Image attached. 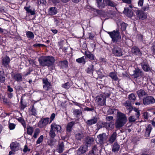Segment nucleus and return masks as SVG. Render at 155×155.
I'll return each instance as SVG.
<instances>
[{"mask_svg":"<svg viewBox=\"0 0 155 155\" xmlns=\"http://www.w3.org/2000/svg\"><path fill=\"white\" fill-rule=\"evenodd\" d=\"M40 65L41 66L48 67L52 66L55 61L54 57L51 56H41L38 58Z\"/></svg>","mask_w":155,"mask_h":155,"instance_id":"f257e3e1","label":"nucleus"},{"mask_svg":"<svg viewBox=\"0 0 155 155\" xmlns=\"http://www.w3.org/2000/svg\"><path fill=\"white\" fill-rule=\"evenodd\" d=\"M127 121V118L124 114L120 112H118L117 118L115 122V127L117 129H120L125 124Z\"/></svg>","mask_w":155,"mask_h":155,"instance_id":"f03ea898","label":"nucleus"},{"mask_svg":"<svg viewBox=\"0 0 155 155\" xmlns=\"http://www.w3.org/2000/svg\"><path fill=\"white\" fill-rule=\"evenodd\" d=\"M107 33L112 38V41L113 43L117 42L121 38L120 33L118 30H114L112 32H108Z\"/></svg>","mask_w":155,"mask_h":155,"instance_id":"7ed1b4c3","label":"nucleus"},{"mask_svg":"<svg viewBox=\"0 0 155 155\" xmlns=\"http://www.w3.org/2000/svg\"><path fill=\"white\" fill-rule=\"evenodd\" d=\"M111 50L112 54L115 56L120 57L123 55L121 49L117 45H113Z\"/></svg>","mask_w":155,"mask_h":155,"instance_id":"20e7f679","label":"nucleus"},{"mask_svg":"<svg viewBox=\"0 0 155 155\" xmlns=\"http://www.w3.org/2000/svg\"><path fill=\"white\" fill-rule=\"evenodd\" d=\"M143 104L147 105L154 103L155 102V99L152 96H147L143 98Z\"/></svg>","mask_w":155,"mask_h":155,"instance_id":"39448f33","label":"nucleus"},{"mask_svg":"<svg viewBox=\"0 0 155 155\" xmlns=\"http://www.w3.org/2000/svg\"><path fill=\"white\" fill-rule=\"evenodd\" d=\"M106 97L104 95L99 96L96 97L95 101L98 105L103 106L105 104Z\"/></svg>","mask_w":155,"mask_h":155,"instance_id":"423d86ee","label":"nucleus"},{"mask_svg":"<svg viewBox=\"0 0 155 155\" xmlns=\"http://www.w3.org/2000/svg\"><path fill=\"white\" fill-rule=\"evenodd\" d=\"M49 120V118L47 117L41 119L38 122V126L40 128L45 126L48 124Z\"/></svg>","mask_w":155,"mask_h":155,"instance_id":"0eeeda50","label":"nucleus"},{"mask_svg":"<svg viewBox=\"0 0 155 155\" xmlns=\"http://www.w3.org/2000/svg\"><path fill=\"white\" fill-rule=\"evenodd\" d=\"M43 86L44 89L47 91L51 89V83L49 82L47 79L44 78L43 79Z\"/></svg>","mask_w":155,"mask_h":155,"instance_id":"6e6552de","label":"nucleus"},{"mask_svg":"<svg viewBox=\"0 0 155 155\" xmlns=\"http://www.w3.org/2000/svg\"><path fill=\"white\" fill-rule=\"evenodd\" d=\"M107 137V136L105 133H103L98 135L97 136L98 138V141L99 143L101 144H103L104 143L105 140H106Z\"/></svg>","mask_w":155,"mask_h":155,"instance_id":"1a4fd4ad","label":"nucleus"},{"mask_svg":"<svg viewBox=\"0 0 155 155\" xmlns=\"http://www.w3.org/2000/svg\"><path fill=\"white\" fill-rule=\"evenodd\" d=\"M88 150V147L85 145H82L77 150V154L81 155L87 152Z\"/></svg>","mask_w":155,"mask_h":155,"instance_id":"9d476101","label":"nucleus"},{"mask_svg":"<svg viewBox=\"0 0 155 155\" xmlns=\"http://www.w3.org/2000/svg\"><path fill=\"white\" fill-rule=\"evenodd\" d=\"M136 14L137 17L140 19L144 20L147 18V14L141 10L137 11Z\"/></svg>","mask_w":155,"mask_h":155,"instance_id":"9b49d317","label":"nucleus"},{"mask_svg":"<svg viewBox=\"0 0 155 155\" xmlns=\"http://www.w3.org/2000/svg\"><path fill=\"white\" fill-rule=\"evenodd\" d=\"M19 144L17 142L12 143L10 145L11 150L14 151H18L19 150Z\"/></svg>","mask_w":155,"mask_h":155,"instance_id":"f8f14e48","label":"nucleus"},{"mask_svg":"<svg viewBox=\"0 0 155 155\" xmlns=\"http://www.w3.org/2000/svg\"><path fill=\"white\" fill-rule=\"evenodd\" d=\"M2 64L4 67L7 68L9 67V64L10 62V59L8 56H5L3 57L2 59Z\"/></svg>","mask_w":155,"mask_h":155,"instance_id":"ddd939ff","label":"nucleus"},{"mask_svg":"<svg viewBox=\"0 0 155 155\" xmlns=\"http://www.w3.org/2000/svg\"><path fill=\"white\" fill-rule=\"evenodd\" d=\"M94 141V138L89 137H86L84 139L85 145L87 147L91 146Z\"/></svg>","mask_w":155,"mask_h":155,"instance_id":"4468645a","label":"nucleus"},{"mask_svg":"<svg viewBox=\"0 0 155 155\" xmlns=\"http://www.w3.org/2000/svg\"><path fill=\"white\" fill-rule=\"evenodd\" d=\"M117 134L116 132H114L109 138L108 141L111 144L113 143L116 140Z\"/></svg>","mask_w":155,"mask_h":155,"instance_id":"2eb2a0df","label":"nucleus"},{"mask_svg":"<svg viewBox=\"0 0 155 155\" xmlns=\"http://www.w3.org/2000/svg\"><path fill=\"white\" fill-rule=\"evenodd\" d=\"M51 128H52L54 131L60 132L61 127L59 125L55 123H52L51 126Z\"/></svg>","mask_w":155,"mask_h":155,"instance_id":"dca6fc26","label":"nucleus"},{"mask_svg":"<svg viewBox=\"0 0 155 155\" xmlns=\"http://www.w3.org/2000/svg\"><path fill=\"white\" fill-rule=\"evenodd\" d=\"M123 12L126 16L129 17H132L133 15V12L127 8H124Z\"/></svg>","mask_w":155,"mask_h":155,"instance_id":"f3484780","label":"nucleus"},{"mask_svg":"<svg viewBox=\"0 0 155 155\" xmlns=\"http://www.w3.org/2000/svg\"><path fill=\"white\" fill-rule=\"evenodd\" d=\"M104 1L105 4L108 6L115 7L117 5V4L111 0H104Z\"/></svg>","mask_w":155,"mask_h":155,"instance_id":"a211bd4d","label":"nucleus"},{"mask_svg":"<svg viewBox=\"0 0 155 155\" xmlns=\"http://www.w3.org/2000/svg\"><path fill=\"white\" fill-rule=\"evenodd\" d=\"M131 52L134 54L139 56L141 55V52L139 48L136 47H134L131 50Z\"/></svg>","mask_w":155,"mask_h":155,"instance_id":"6ab92c4d","label":"nucleus"},{"mask_svg":"<svg viewBox=\"0 0 155 155\" xmlns=\"http://www.w3.org/2000/svg\"><path fill=\"white\" fill-rule=\"evenodd\" d=\"M64 150V145L63 142L59 143L56 149L57 151L59 153H62Z\"/></svg>","mask_w":155,"mask_h":155,"instance_id":"aec40b11","label":"nucleus"},{"mask_svg":"<svg viewBox=\"0 0 155 155\" xmlns=\"http://www.w3.org/2000/svg\"><path fill=\"white\" fill-rule=\"evenodd\" d=\"M142 73V71L141 70L138 68L135 69V70L133 71V75L134 78H137L141 75Z\"/></svg>","mask_w":155,"mask_h":155,"instance_id":"412c9836","label":"nucleus"},{"mask_svg":"<svg viewBox=\"0 0 155 155\" xmlns=\"http://www.w3.org/2000/svg\"><path fill=\"white\" fill-rule=\"evenodd\" d=\"M141 65L143 70L145 71H150L151 68L149 65L146 63H141Z\"/></svg>","mask_w":155,"mask_h":155,"instance_id":"4be33fe9","label":"nucleus"},{"mask_svg":"<svg viewBox=\"0 0 155 155\" xmlns=\"http://www.w3.org/2000/svg\"><path fill=\"white\" fill-rule=\"evenodd\" d=\"M124 104L126 107L127 109L129 110V113H130L133 110V107L130 103L129 101H126V102L124 103Z\"/></svg>","mask_w":155,"mask_h":155,"instance_id":"5701e85b","label":"nucleus"},{"mask_svg":"<svg viewBox=\"0 0 155 155\" xmlns=\"http://www.w3.org/2000/svg\"><path fill=\"white\" fill-rule=\"evenodd\" d=\"M13 78L14 80L17 81H22V76L20 73H17L14 74Z\"/></svg>","mask_w":155,"mask_h":155,"instance_id":"b1692460","label":"nucleus"},{"mask_svg":"<svg viewBox=\"0 0 155 155\" xmlns=\"http://www.w3.org/2000/svg\"><path fill=\"white\" fill-rule=\"evenodd\" d=\"M68 64V61L65 60L61 61L59 63V65L62 68H67Z\"/></svg>","mask_w":155,"mask_h":155,"instance_id":"393cba45","label":"nucleus"},{"mask_svg":"<svg viewBox=\"0 0 155 155\" xmlns=\"http://www.w3.org/2000/svg\"><path fill=\"white\" fill-rule=\"evenodd\" d=\"M120 145L117 143H114L112 145V151L113 152H117L119 150Z\"/></svg>","mask_w":155,"mask_h":155,"instance_id":"a878e982","label":"nucleus"},{"mask_svg":"<svg viewBox=\"0 0 155 155\" xmlns=\"http://www.w3.org/2000/svg\"><path fill=\"white\" fill-rule=\"evenodd\" d=\"M97 118L96 117H94L92 119L88 120L86 122V123L88 125L91 126L96 124L97 122Z\"/></svg>","mask_w":155,"mask_h":155,"instance_id":"bb28decb","label":"nucleus"},{"mask_svg":"<svg viewBox=\"0 0 155 155\" xmlns=\"http://www.w3.org/2000/svg\"><path fill=\"white\" fill-rule=\"evenodd\" d=\"M58 12L57 9L55 7H52L50 8L48 11V13L50 15H55Z\"/></svg>","mask_w":155,"mask_h":155,"instance_id":"cd10ccee","label":"nucleus"},{"mask_svg":"<svg viewBox=\"0 0 155 155\" xmlns=\"http://www.w3.org/2000/svg\"><path fill=\"white\" fill-rule=\"evenodd\" d=\"M74 124L75 122L74 121H71L69 123L67 126V131L69 132H70L72 130V127Z\"/></svg>","mask_w":155,"mask_h":155,"instance_id":"c85d7f7f","label":"nucleus"},{"mask_svg":"<svg viewBox=\"0 0 155 155\" xmlns=\"http://www.w3.org/2000/svg\"><path fill=\"white\" fill-rule=\"evenodd\" d=\"M138 97L140 98L144 96L147 95V93L144 90L140 89L138 90L137 92Z\"/></svg>","mask_w":155,"mask_h":155,"instance_id":"c756f323","label":"nucleus"},{"mask_svg":"<svg viewBox=\"0 0 155 155\" xmlns=\"http://www.w3.org/2000/svg\"><path fill=\"white\" fill-rule=\"evenodd\" d=\"M152 128L150 125L149 124L146 127L145 133V136L146 137H148L150 136Z\"/></svg>","mask_w":155,"mask_h":155,"instance_id":"7c9ffc66","label":"nucleus"},{"mask_svg":"<svg viewBox=\"0 0 155 155\" xmlns=\"http://www.w3.org/2000/svg\"><path fill=\"white\" fill-rule=\"evenodd\" d=\"M109 76L114 81H117L118 80L117 74L114 72H111L109 73Z\"/></svg>","mask_w":155,"mask_h":155,"instance_id":"2f4dec72","label":"nucleus"},{"mask_svg":"<svg viewBox=\"0 0 155 155\" xmlns=\"http://www.w3.org/2000/svg\"><path fill=\"white\" fill-rule=\"evenodd\" d=\"M97 150V147L95 145L92 148L91 150L89 151L88 155H96V153Z\"/></svg>","mask_w":155,"mask_h":155,"instance_id":"473e14b6","label":"nucleus"},{"mask_svg":"<svg viewBox=\"0 0 155 155\" xmlns=\"http://www.w3.org/2000/svg\"><path fill=\"white\" fill-rule=\"evenodd\" d=\"M86 58V57L83 56L76 59V61L79 63H83L84 64L86 62L85 60Z\"/></svg>","mask_w":155,"mask_h":155,"instance_id":"72a5a7b5","label":"nucleus"},{"mask_svg":"<svg viewBox=\"0 0 155 155\" xmlns=\"http://www.w3.org/2000/svg\"><path fill=\"white\" fill-rule=\"evenodd\" d=\"M104 2H102V0H98L97 2V4L98 7L100 9H102L104 8L105 6Z\"/></svg>","mask_w":155,"mask_h":155,"instance_id":"f704fd0d","label":"nucleus"},{"mask_svg":"<svg viewBox=\"0 0 155 155\" xmlns=\"http://www.w3.org/2000/svg\"><path fill=\"white\" fill-rule=\"evenodd\" d=\"M37 4L38 7L41 6H44L46 5V2L45 0H37Z\"/></svg>","mask_w":155,"mask_h":155,"instance_id":"c9c22d12","label":"nucleus"},{"mask_svg":"<svg viewBox=\"0 0 155 155\" xmlns=\"http://www.w3.org/2000/svg\"><path fill=\"white\" fill-rule=\"evenodd\" d=\"M94 68V66L93 65H91L87 69V72L88 74L91 73L93 74V71L95 70Z\"/></svg>","mask_w":155,"mask_h":155,"instance_id":"e433bc0d","label":"nucleus"},{"mask_svg":"<svg viewBox=\"0 0 155 155\" xmlns=\"http://www.w3.org/2000/svg\"><path fill=\"white\" fill-rule=\"evenodd\" d=\"M85 55L87 58L91 60H92L94 59V55L89 52H85Z\"/></svg>","mask_w":155,"mask_h":155,"instance_id":"4c0bfd02","label":"nucleus"},{"mask_svg":"<svg viewBox=\"0 0 155 155\" xmlns=\"http://www.w3.org/2000/svg\"><path fill=\"white\" fill-rule=\"evenodd\" d=\"M27 37L31 39H33L34 37V34L31 31H28L26 33Z\"/></svg>","mask_w":155,"mask_h":155,"instance_id":"58836bf2","label":"nucleus"},{"mask_svg":"<svg viewBox=\"0 0 155 155\" xmlns=\"http://www.w3.org/2000/svg\"><path fill=\"white\" fill-rule=\"evenodd\" d=\"M34 131V129L32 127L28 126L27 128V133L30 135H31Z\"/></svg>","mask_w":155,"mask_h":155,"instance_id":"ea45409f","label":"nucleus"},{"mask_svg":"<svg viewBox=\"0 0 155 155\" xmlns=\"http://www.w3.org/2000/svg\"><path fill=\"white\" fill-rule=\"evenodd\" d=\"M5 81V78L4 76V72L0 71V82H4Z\"/></svg>","mask_w":155,"mask_h":155,"instance_id":"a19ab883","label":"nucleus"},{"mask_svg":"<svg viewBox=\"0 0 155 155\" xmlns=\"http://www.w3.org/2000/svg\"><path fill=\"white\" fill-rule=\"evenodd\" d=\"M49 136L53 138L54 137L56 136V134L54 132V131L51 128L50 130L49 133Z\"/></svg>","mask_w":155,"mask_h":155,"instance_id":"79ce46f5","label":"nucleus"},{"mask_svg":"<svg viewBox=\"0 0 155 155\" xmlns=\"http://www.w3.org/2000/svg\"><path fill=\"white\" fill-rule=\"evenodd\" d=\"M129 99L131 102L134 101L136 99V97L134 94H131L129 96Z\"/></svg>","mask_w":155,"mask_h":155,"instance_id":"37998d69","label":"nucleus"},{"mask_svg":"<svg viewBox=\"0 0 155 155\" xmlns=\"http://www.w3.org/2000/svg\"><path fill=\"white\" fill-rule=\"evenodd\" d=\"M73 113L74 115L78 116L82 113L81 110L78 109H74V110Z\"/></svg>","mask_w":155,"mask_h":155,"instance_id":"c03bdc74","label":"nucleus"},{"mask_svg":"<svg viewBox=\"0 0 155 155\" xmlns=\"http://www.w3.org/2000/svg\"><path fill=\"white\" fill-rule=\"evenodd\" d=\"M83 137V135L82 134L78 133L75 135L76 139L78 140H81Z\"/></svg>","mask_w":155,"mask_h":155,"instance_id":"a18cd8bd","label":"nucleus"},{"mask_svg":"<svg viewBox=\"0 0 155 155\" xmlns=\"http://www.w3.org/2000/svg\"><path fill=\"white\" fill-rule=\"evenodd\" d=\"M137 119L135 117L133 116H131L129 118V121L130 122H135L136 120Z\"/></svg>","mask_w":155,"mask_h":155,"instance_id":"49530a36","label":"nucleus"},{"mask_svg":"<svg viewBox=\"0 0 155 155\" xmlns=\"http://www.w3.org/2000/svg\"><path fill=\"white\" fill-rule=\"evenodd\" d=\"M25 9L28 12L30 13L31 15H34L35 14L34 11H32L31 9L28 7H25Z\"/></svg>","mask_w":155,"mask_h":155,"instance_id":"de8ad7c7","label":"nucleus"},{"mask_svg":"<svg viewBox=\"0 0 155 155\" xmlns=\"http://www.w3.org/2000/svg\"><path fill=\"white\" fill-rule=\"evenodd\" d=\"M40 132L39 130L38 129H36L35 131L34 134L33 135V137L36 138Z\"/></svg>","mask_w":155,"mask_h":155,"instance_id":"09e8293b","label":"nucleus"},{"mask_svg":"<svg viewBox=\"0 0 155 155\" xmlns=\"http://www.w3.org/2000/svg\"><path fill=\"white\" fill-rule=\"evenodd\" d=\"M43 139V135H41L37 141V144H40V143H41Z\"/></svg>","mask_w":155,"mask_h":155,"instance_id":"8fccbe9b","label":"nucleus"},{"mask_svg":"<svg viewBox=\"0 0 155 155\" xmlns=\"http://www.w3.org/2000/svg\"><path fill=\"white\" fill-rule=\"evenodd\" d=\"M15 125L13 123H9V128L10 130H12L14 129L15 127Z\"/></svg>","mask_w":155,"mask_h":155,"instance_id":"3c124183","label":"nucleus"},{"mask_svg":"<svg viewBox=\"0 0 155 155\" xmlns=\"http://www.w3.org/2000/svg\"><path fill=\"white\" fill-rule=\"evenodd\" d=\"M62 87L66 89L69 88L70 87L69 83L68 82L64 84H63L62 85Z\"/></svg>","mask_w":155,"mask_h":155,"instance_id":"603ef678","label":"nucleus"},{"mask_svg":"<svg viewBox=\"0 0 155 155\" xmlns=\"http://www.w3.org/2000/svg\"><path fill=\"white\" fill-rule=\"evenodd\" d=\"M121 28L122 30L124 31L125 30L127 27V25L125 23H122L121 25Z\"/></svg>","mask_w":155,"mask_h":155,"instance_id":"864d4df0","label":"nucleus"},{"mask_svg":"<svg viewBox=\"0 0 155 155\" xmlns=\"http://www.w3.org/2000/svg\"><path fill=\"white\" fill-rule=\"evenodd\" d=\"M102 124L103 125V127L106 128H108L110 127V124L109 123L106 122H103L102 123Z\"/></svg>","mask_w":155,"mask_h":155,"instance_id":"5fc2aeb1","label":"nucleus"},{"mask_svg":"<svg viewBox=\"0 0 155 155\" xmlns=\"http://www.w3.org/2000/svg\"><path fill=\"white\" fill-rule=\"evenodd\" d=\"M33 46L35 47H40L41 46L43 47L45 46V45L42 44L35 43L33 45Z\"/></svg>","mask_w":155,"mask_h":155,"instance_id":"6e6d98bb","label":"nucleus"},{"mask_svg":"<svg viewBox=\"0 0 155 155\" xmlns=\"http://www.w3.org/2000/svg\"><path fill=\"white\" fill-rule=\"evenodd\" d=\"M7 91L10 93H11L13 91V90L12 88L10 85H8L7 86Z\"/></svg>","mask_w":155,"mask_h":155,"instance_id":"4d7b16f0","label":"nucleus"},{"mask_svg":"<svg viewBox=\"0 0 155 155\" xmlns=\"http://www.w3.org/2000/svg\"><path fill=\"white\" fill-rule=\"evenodd\" d=\"M152 50L153 52V54L155 55V42L153 43V45L152 47Z\"/></svg>","mask_w":155,"mask_h":155,"instance_id":"13d9d810","label":"nucleus"},{"mask_svg":"<svg viewBox=\"0 0 155 155\" xmlns=\"http://www.w3.org/2000/svg\"><path fill=\"white\" fill-rule=\"evenodd\" d=\"M55 116V114L53 113L51 114L50 117V123H51L52 121L54 119Z\"/></svg>","mask_w":155,"mask_h":155,"instance_id":"bf43d9fd","label":"nucleus"},{"mask_svg":"<svg viewBox=\"0 0 155 155\" xmlns=\"http://www.w3.org/2000/svg\"><path fill=\"white\" fill-rule=\"evenodd\" d=\"M113 119V117L112 116H107L106 117V119L107 121H110Z\"/></svg>","mask_w":155,"mask_h":155,"instance_id":"052dcab7","label":"nucleus"},{"mask_svg":"<svg viewBox=\"0 0 155 155\" xmlns=\"http://www.w3.org/2000/svg\"><path fill=\"white\" fill-rule=\"evenodd\" d=\"M143 116L145 119H147L148 118V113L147 112H145L143 113Z\"/></svg>","mask_w":155,"mask_h":155,"instance_id":"680f3d73","label":"nucleus"},{"mask_svg":"<svg viewBox=\"0 0 155 155\" xmlns=\"http://www.w3.org/2000/svg\"><path fill=\"white\" fill-rule=\"evenodd\" d=\"M135 117L136 118L138 119L140 116V111H138L135 112Z\"/></svg>","mask_w":155,"mask_h":155,"instance_id":"e2e57ef3","label":"nucleus"},{"mask_svg":"<svg viewBox=\"0 0 155 155\" xmlns=\"http://www.w3.org/2000/svg\"><path fill=\"white\" fill-rule=\"evenodd\" d=\"M123 2L128 4H130L131 3V0H122Z\"/></svg>","mask_w":155,"mask_h":155,"instance_id":"0e129e2a","label":"nucleus"},{"mask_svg":"<svg viewBox=\"0 0 155 155\" xmlns=\"http://www.w3.org/2000/svg\"><path fill=\"white\" fill-rule=\"evenodd\" d=\"M143 0H139L138 2V5L140 6H142L143 4Z\"/></svg>","mask_w":155,"mask_h":155,"instance_id":"69168bd1","label":"nucleus"},{"mask_svg":"<svg viewBox=\"0 0 155 155\" xmlns=\"http://www.w3.org/2000/svg\"><path fill=\"white\" fill-rule=\"evenodd\" d=\"M15 89L17 90H20L22 89V87L20 85L15 87Z\"/></svg>","mask_w":155,"mask_h":155,"instance_id":"338daca9","label":"nucleus"},{"mask_svg":"<svg viewBox=\"0 0 155 155\" xmlns=\"http://www.w3.org/2000/svg\"><path fill=\"white\" fill-rule=\"evenodd\" d=\"M84 110H86L87 111H92L94 110V108H90L89 107H86L85 108Z\"/></svg>","mask_w":155,"mask_h":155,"instance_id":"774afa93","label":"nucleus"}]
</instances>
